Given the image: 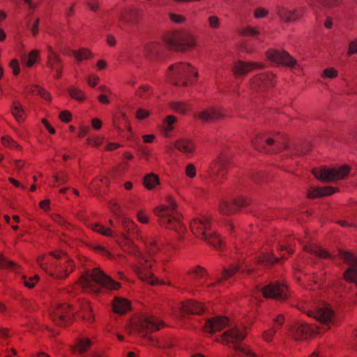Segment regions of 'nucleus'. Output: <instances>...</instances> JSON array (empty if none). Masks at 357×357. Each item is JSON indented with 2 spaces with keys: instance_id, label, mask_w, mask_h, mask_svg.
<instances>
[{
  "instance_id": "nucleus-13",
  "label": "nucleus",
  "mask_w": 357,
  "mask_h": 357,
  "mask_svg": "<svg viewBox=\"0 0 357 357\" xmlns=\"http://www.w3.org/2000/svg\"><path fill=\"white\" fill-rule=\"evenodd\" d=\"M252 90L263 92L274 86V75L271 73H261L254 77L250 83Z\"/></svg>"
},
{
  "instance_id": "nucleus-33",
  "label": "nucleus",
  "mask_w": 357,
  "mask_h": 357,
  "mask_svg": "<svg viewBox=\"0 0 357 357\" xmlns=\"http://www.w3.org/2000/svg\"><path fill=\"white\" fill-rule=\"evenodd\" d=\"M280 261L278 257L273 256L271 253H264L258 257L257 263L260 266L268 267Z\"/></svg>"
},
{
  "instance_id": "nucleus-64",
  "label": "nucleus",
  "mask_w": 357,
  "mask_h": 357,
  "mask_svg": "<svg viewBox=\"0 0 357 357\" xmlns=\"http://www.w3.org/2000/svg\"><path fill=\"white\" fill-rule=\"evenodd\" d=\"M59 118L64 122H69L71 120V114L68 111H63L60 113Z\"/></svg>"
},
{
  "instance_id": "nucleus-9",
  "label": "nucleus",
  "mask_w": 357,
  "mask_h": 357,
  "mask_svg": "<svg viewBox=\"0 0 357 357\" xmlns=\"http://www.w3.org/2000/svg\"><path fill=\"white\" fill-rule=\"evenodd\" d=\"M166 46L176 51H185L195 46V42L192 36L187 33H181L165 41Z\"/></svg>"
},
{
  "instance_id": "nucleus-7",
  "label": "nucleus",
  "mask_w": 357,
  "mask_h": 357,
  "mask_svg": "<svg viewBox=\"0 0 357 357\" xmlns=\"http://www.w3.org/2000/svg\"><path fill=\"white\" fill-rule=\"evenodd\" d=\"M349 170V167L345 165L339 168L314 169L312 174L317 178L322 181L331 182L344 178L348 175Z\"/></svg>"
},
{
  "instance_id": "nucleus-60",
  "label": "nucleus",
  "mask_w": 357,
  "mask_h": 357,
  "mask_svg": "<svg viewBox=\"0 0 357 357\" xmlns=\"http://www.w3.org/2000/svg\"><path fill=\"white\" fill-rule=\"evenodd\" d=\"M209 26L211 28L217 29L219 27V19L216 16H210L208 17Z\"/></svg>"
},
{
  "instance_id": "nucleus-18",
  "label": "nucleus",
  "mask_w": 357,
  "mask_h": 357,
  "mask_svg": "<svg viewBox=\"0 0 357 357\" xmlns=\"http://www.w3.org/2000/svg\"><path fill=\"white\" fill-rule=\"evenodd\" d=\"M317 330V328H313L303 323H296L291 328L292 333L296 340L306 339L313 335Z\"/></svg>"
},
{
  "instance_id": "nucleus-11",
  "label": "nucleus",
  "mask_w": 357,
  "mask_h": 357,
  "mask_svg": "<svg viewBox=\"0 0 357 357\" xmlns=\"http://www.w3.org/2000/svg\"><path fill=\"white\" fill-rule=\"evenodd\" d=\"M258 292L262 293L264 297L284 301L287 298L288 291L286 285L278 282H271L266 287L258 289Z\"/></svg>"
},
{
  "instance_id": "nucleus-32",
  "label": "nucleus",
  "mask_w": 357,
  "mask_h": 357,
  "mask_svg": "<svg viewBox=\"0 0 357 357\" xmlns=\"http://www.w3.org/2000/svg\"><path fill=\"white\" fill-rule=\"evenodd\" d=\"M336 190L332 187H325L324 188H312L307 194V196L311 198H317L322 196H328L333 194Z\"/></svg>"
},
{
  "instance_id": "nucleus-49",
  "label": "nucleus",
  "mask_w": 357,
  "mask_h": 357,
  "mask_svg": "<svg viewBox=\"0 0 357 357\" xmlns=\"http://www.w3.org/2000/svg\"><path fill=\"white\" fill-rule=\"evenodd\" d=\"M319 3L322 4L327 8H332L340 6L343 0H317Z\"/></svg>"
},
{
  "instance_id": "nucleus-36",
  "label": "nucleus",
  "mask_w": 357,
  "mask_h": 357,
  "mask_svg": "<svg viewBox=\"0 0 357 357\" xmlns=\"http://www.w3.org/2000/svg\"><path fill=\"white\" fill-rule=\"evenodd\" d=\"M150 342L156 347L159 349H167L173 347L174 342L169 337H164L162 340L149 337Z\"/></svg>"
},
{
  "instance_id": "nucleus-41",
  "label": "nucleus",
  "mask_w": 357,
  "mask_h": 357,
  "mask_svg": "<svg viewBox=\"0 0 357 357\" xmlns=\"http://www.w3.org/2000/svg\"><path fill=\"white\" fill-rule=\"evenodd\" d=\"M153 93V89L148 85H142L136 91V95L144 100L148 99Z\"/></svg>"
},
{
  "instance_id": "nucleus-17",
  "label": "nucleus",
  "mask_w": 357,
  "mask_h": 357,
  "mask_svg": "<svg viewBox=\"0 0 357 357\" xmlns=\"http://www.w3.org/2000/svg\"><path fill=\"white\" fill-rule=\"evenodd\" d=\"M248 202V199L244 197H238L231 202L223 201L220 205V210L223 214L231 215L234 213L238 208L247 205Z\"/></svg>"
},
{
  "instance_id": "nucleus-27",
  "label": "nucleus",
  "mask_w": 357,
  "mask_h": 357,
  "mask_svg": "<svg viewBox=\"0 0 357 357\" xmlns=\"http://www.w3.org/2000/svg\"><path fill=\"white\" fill-rule=\"evenodd\" d=\"M137 11L132 8H129L122 11L119 16V20L125 24H135L137 20Z\"/></svg>"
},
{
  "instance_id": "nucleus-53",
  "label": "nucleus",
  "mask_w": 357,
  "mask_h": 357,
  "mask_svg": "<svg viewBox=\"0 0 357 357\" xmlns=\"http://www.w3.org/2000/svg\"><path fill=\"white\" fill-rule=\"evenodd\" d=\"M37 56H38L37 51L32 50L29 53L28 57L26 59H25L24 62H25L26 66L31 67L33 65V63L36 62V59Z\"/></svg>"
},
{
  "instance_id": "nucleus-42",
  "label": "nucleus",
  "mask_w": 357,
  "mask_h": 357,
  "mask_svg": "<svg viewBox=\"0 0 357 357\" xmlns=\"http://www.w3.org/2000/svg\"><path fill=\"white\" fill-rule=\"evenodd\" d=\"M0 267L12 271H17L19 266L12 261H9L2 255H0Z\"/></svg>"
},
{
  "instance_id": "nucleus-29",
  "label": "nucleus",
  "mask_w": 357,
  "mask_h": 357,
  "mask_svg": "<svg viewBox=\"0 0 357 357\" xmlns=\"http://www.w3.org/2000/svg\"><path fill=\"white\" fill-rule=\"evenodd\" d=\"M145 243L146 245V249L150 255H153L160 251L164 245V242L158 237L154 236L148 237Z\"/></svg>"
},
{
  "instance_id": "nucleus-47",
  "label": "nucleus",
  "mask_w": 357,
  "mask_h": 357,
  "mask_svg": "<svg viewBox=\"0 0 357 357\" xmlns=\"http://www.w3.org/2000/svg\"><path fill=\"white\" fill-rule=\"evenodd\" d=\"M81 310L83 312L82 317L84 319H87L89 321L93 320V318L91 314V307L89 303H83L81 305Z\"/></svg>"
},
{
  "instance_id": "nucleus-26",
  "label": "nucleus",
  "mask_w": 357,
  "mask_h": 357,
  "mask_svg": "<svg viewBox=\"0 0 357 357\" xmlns=\"http://www.w3.org/2000/svg\"><path fill=\"white\" fill-rule=\"evenodd\" d=\"M273 320L275 325L272 328L265 331L263 333V338L266 342H271L273 340L278 328L282 326L284 317L283 314H279L273 318Z\"/></svg>"
},
{
  "instance_id": "nucleus-45",
  "label": "nucleus",
  "mask_w": 357,
  "mask_h": 357,
  "mask_svg": "<svg viewBox=\"0 0 357 357\" xmlns=\"http://www.w3.org/2000/svg\"><path fill=\"white\" fill-rule=\"evenodd\" d=\"M11 112L18 121L23 119L24 110L20 103L14 102L11 107Z\"/></svg>"
},
{
  "instance_id": "nucleus-16",
  "label": "nucleus",
  "mask_w": 357,
  "mask_h": 357,
  "mask_svg": "<svg viewBox=\"0 0 357 357\" xmlns=\"http://www.w3.org/2000/svg\"><path fill=\"white\" fill-rule=\"evenodd\" d=\"M48 51L47 54V67L52 70L56 73L54 77L59 79L61 77L62 72L61 59L54 52L52 47L47 45Z\"/></svg>"
},
{
  "instance_id": "nucleus-14",
  "label": "nucleus",
  "mask_w": 357,
  "mask_h": 357,
  "mask_svg": "<svg viewBox=\"0 0 357 357\" xmlns=\"http://www.w3.org/2000/svg\"><path fill=\"white\" fill-rule=\"evenodd\" d=\"M301 310L303 312H306L309 317H312L320 321L324 326L328 325L333 321V312L329 306L326 304H322L317 307L316 311H305L304 308H301Z\"/></svg>"
},
{
  "instance_id": "nucleus-2",
  "label": "nucleus",
  "mask_w": 357,
  "mask_h": 357,
  "mask_svg": "<svg viewBox=\"0 0 357 357\" xmlns=\"http://www.w3.org/2000/svg\"><path fill=\"white\" fill-rule=\"evenodd\" d=\"M38 264L42 269L56 279L66 278L73 270V263L64 253L54 252L51 256L40 257Z\"/></svg>"
},
{
  "instance_id": "nucleus-57",
  "label": "nucleus",
  "mask_w": 357,
  "mask_h": 357,
  "mask_svg": "<svg viewBox=\"0 0 357 357\" xmlns=\"http://www.w3.org/2000/svg\"><path fill=\"white\" fill-rule=\"evenodd\" d=\"M268 11L264 8H258L254 12V16L255 18H262L268 15Z\"/></svg>"
},
{
  "instance_id": "nucleus-20",
  "label": "nucleus",
  "mask_w": 357,
  "mask_h": 357,
  "mask_svg": "<svg viewBox=\"0 0 357 357\" xmlns=\"http://www.w3.org/2000/svg\"><path fill=\"white\" fill-rule=\"evenodd\" d=\"M274 144V140L271 138L266 137L264 135L259 134L256 138L252 140V145L259 151H266L274 153L275 149H269Z\"/></svg>"
},
{
  "instance_id": "nucleus-19",
  "label": "nucleus",
  "mask_w": 357,
  "mask_h": 357,
  "mask_svg": "<svg viewBox=\"0 0 357 357\" xmlns=\"http://www.w3.org/2000/svg\"><path fill=\"white\" fill-rule=\"evenodd\" d=\"M274 11L280 20L286 23L294 22L299 18V14L296 10H290L283 5H277Z\"/></svg>"
},
{
  "instance_id": "nucleus-43",
  "label": "nucleus",
  "mask_w": 357,
  "mask_h": 357,
  "mask_svg": "<svg viewBox=\"0 0 357 357\" xmlns=\"http://www.w3.org/2000/svg\"><path fill=\"white\" fill-rule=\"evenodd\" d=\"M121 224L123 229L128 232H132L133 234H136V225L135 223L126 217H122L121 218Z\"/></svg>"
},
{
  "instance_id": "nucleus-6",
  "label": "nucleus",
  "mask_w": 357,
  "mask_h": 357,
  "mask_svg": "<svg viewBox=\"0 0 357 357\" xmlns=\"http://www.w3.org/2000/svg\"><path fill=\"white\" fill-rule=\"evenodd\" d=\"M190 228L195 235L206 241L213 247L218 248L220 246L221 239L213 231L210 230L211 223L209 218L204 216L202 218L194 219L191 222Z\"/></svg>"
},
{
  "instance_id": "nucleus-55",
  "label": "nucleus",
  "mask_w": 357,
  "mask_h": 357,
  "mask_svg": "<svg viewBox=\"0 0 357 357\" xmlns=\"http://www.w3.org/2000/svg\"><path fill=\"white\" fill-rule=\"evenodd\" d=\"M2 143L4 146H9L10 148H16L18 146L17 142L8 136L2 137Z\"/></svg>"
},
{
  "instance_id": "nucleus-23",
  "label": "nucleus",
  "mask_w": 357,
  "mask_h": 357,
  "mask_svg": "<svg viewBox=\"0 0 357 357\" xmlns=\"http://www.w3.org/2000/svg\"><path fill=\"white\" fill-rule=\"evenodd\" d=\"M241 271L242 273H251L252 268L248 265H245V267L239 266L238 265H232L229 268H224L222 273V277L218 278L216 281L217 283H220L223 280H226L232 277L236 272Z\"/></svg>"
},
{
  "instance_id": "nucleus-4",
  "label": "nucleus",
  "mask_w": 357,
  "mask_h": 357,
  "mask_svg": "<svg viewBox=\"0 0 357 357\" xmlns=\"http://www.w3.org/2000/svg\"><path fill=\"white\" fill-rule=\"evenodd\" d=\"M246 336L245 328L234 326L229 328L222 335V340L227 344H232L235 354L229 357H255V354L241 342Z\"/></svg>"
},
{
  "instance_id": "nucleus-35",
  "label": "nucleus",
  "mask_w": 357,
  "mask_h": 357,
  "mask_svg": "<svg viewBox=\"0 0 357 357\" xmlns=\"http://www.w3.org/2000/svg\"><path fill=\"white\" fill-rule=\"evenodd\" d=\"M304 249L306 252L312 254L319 258H331V255L322 250L320 247L315 245H305Z\"/></svg>"
},
{
  "instance_id": "nucleus-56",
  "label": "nucleus",
  "mask_w": 357,
  "mask_h": 357,
  "mask_svg": "<svg viewBox=\"0 0 357 357\" xmlns=\"http://www.w3.org/2000/svg\"><path fill=\"white\" fill-rule=\"evenodd\" d=\"M38 280V276L27 278L24 277V284L28 288H33L35 286L36 282Z\"/></svg>"
},
{
  "instance_id": "nucleus-40",
  "label": "nucleus",
  "mask_w": 357,
  "mask_h": 357,
  "mask_svg": "<svg viewBox=\"0 0 357 357\" xmlns=\"http://www.w3.org/2000/svg\"><path fill=\"white\" fill-rule=\"evenodd\" d=\"M27 93H36L40 95L43 99L50 100V95L44 89L40 88L38 86H31L26 89Z\"/></svg>"
},
{
  "instance_id": "nucleus-8",
  "label": "nucleus",
  "mask_w": 357,
  "mask_h": 357,
  "mask_svg": "<svg viewBox=\"0 0 357 357\" xmlns=\"http://www.w3.org/2000/svg\"><path fill=\"white\" fill-rule=\"evenodd\" d=\"M161 326H163V323L157 317L143 315L137 322L133 323L131 327L139 333L146 335L149 333L159 330Z\"/></svg>"
},
{
  "instance_id": "nucleus-31",
  "label": "nucleus",
  "mask_w": 357,
  "mask_h": 357,
  "mask_svg": "<svg viewBox=\"0 0 357 357\" xmlns=\"http://www.w3.org/2000/svg\"><path fill=\"white\" fill-rule=\"evenodd\" d=\"M174 146L176 149L184 153H190L195 150L194 143L188 139L183 138L178 139L175 142Z\"/></svg>"
},
{
  "instance_id": "nucleus-3",
  "label": "nucleus",
  "mask_w": 357,
  "mask_h": 357,
  "mask_svg": "<svg viewBox=\"0 0 357 357\" xmlns=\"http://www.w3.org/2000/svg\"><path fill=\"white\" fill-rule=\"evenodd\" d=\"M176 207L175 202L169 197L167 199V204L157 206L154 209V213L158 218V223L161 226L181 233L185 229L181 221V215Z\"/></svg>"
},
{
  "instance_id": "nucleus-61",
  "label": "nucleus",
  "mask_w": 357,
  "mask_h": 357,
  "mask_svg": "<svg viewBox=\"0 0 357 357\" xmlns=\"http://www.w3.org/2000/svg\"><path fill=\"white\" fill-rule=\"evenodd\" d=\"M87 6L93 12H96L99 8V2L98 0H89Z\"/></svg>"
},
{
  "instance_id": "nucleus-38",
  "label": "nucleus",
  "mask_w": 357,
  "mask_h": 357,
  "mask_svg": "<svg viewBox=\"0 0 357 357\" xmlns=\"http://www.w3.org/2000/svg\"><path fill=\"white\" fill-rule=\"evenodd\" d=\"M161 46L160 44L154 42H150L145 45L144 52L146 56H155L158 54Z\"/></svg>"
},
{
  "instance_id": "nucleus-28",
  "label": "nucleus",
  "mask_w": 357,
  "mask_h": 357,
  "mask_svg": "<svg viewBox=\"0 0 357 357\" xmlns=\"http://www.w3.org/2000/svg\"><path fill=\"white\" fill-rule=\"evenodd\" d=\"M227 165V159L224 157H220L210 167L209 174L211 177L222 175V172H223Z\"/></svg>"
},
{
  "instance_id": "nucleus-15",
  "label": "nucleus",
  "mask_w": 357,
  "mask_h": 357,
  "mask_svg": "<svg viewBox=\"0 0 357 357\" xmlns=\"http://www.w3.org/2000/svg\"><path fill=\"white\" fill-rule=\"evenodd\" d=\"M267 57L278 63L289 67H293L296 64V61L294 59L288 52L279 50H269L267 52Z\"/></svg>"
},
{
  "instance_id": "nucleus-51",
  "label": "nucleus",
  "mask_w": 357,
  "mask_h": 357,
  "mask_svg": "<svg viewBox=\"0 0 357 357\" xmlns=\"http://www.w3.org/2000/svg\"><path fill=\"white\" fill-rule=\"evenodd\" d=\"M176 121V118L172 115H169L164 121L165 131L168 132L172 130V125Z\"/></svg>"
},
{
  "instance_id": "nucleus-25",
  "label": "nucleus",
  "mask_w": 357,
  "mask_h": 357,
  "mask_svg": "<svg viewBox=\"0 0 357 357\" xmlns=\"http://www.w3.org/2000/svg\"><path fill=\"white\" fill-rule=\"evenodd\" d=\"M263 66L259 63H246L238 61L234 65V72L238 75H245L255 68H261Z\"/></svg>"
},
{
  "instance_id": "nucleus-37",
  "label": "nucleus",
  "mask_w": 357,
  "mask_h": 357,
  "mask_svg": "<svg viewBox=\"0 0 357 357\" xmlns=\"http://www.w3.org/2000/svg\"><path fill=\"white\" fill-rule=\"evenodd\" d=\"M91 345V342L89 338H81L77 340L73 350L75 352L82 354L90 348Z\"/></svg>"
},
{
  "instance_id": "nucleus-30",
  "label": "nucleus",
  "mask_w": 357,
  "mask_h": 357,
  "mask_svg": "<svg viewBox=\"0 0 357 357\" xmlns=\"http://www.w3.org/2000/svg\"><path fill=\"white\" fill-rule=\"evenodd\" d=\"M112 307L114 312L124 314L130 308V302L125 298L115 297Z\"/></svg>"
},
{
  "instance_id": "nucleus-52",
  "label": "nucleus",
  "mask_w": 357,
  "mask_h": 357,
  "mask_svg": "<svg viewBox=\"0 0 357 357\" xmlns=\"http://www.w3.org/2000/svg\"><path fill=\"white\" fill-rule=\"evenodd\" d=\"M140 278L142 279V280L151 284V285H155V284H158V280L155 278L153 274H149V273H144V274H141L140 275Z\"/></svg>"
},
{
  "instance_id": "nucleus-48",
  "label": "nucleus",
  "mask_w": 357,
  "mask_h": 357,
  "mask_svg": "<svg viewBox=\"0 0 357 357\" xmlns=\"http://www.w3.org/2000/svg\"><path fill=\"white\" fill-rule=\"evenodd\" d=\"M68 93H69V95L70 96V97L75 100H77L79 101H82L84 100L85 96H84V93L77 88H74V87L70 88L68 90Z\"/></svg>"
},
{
  "instance_id": "nucleus-1",
  "label": "nucleus",
  "mask_w": 357,
  "mask_h": 357,
  "mask_svg": "<svg viewBox=\"0 0 357 357\" xmlns=\"http://www.w3.org/2000/svg\"><path fill=\"white\" fill-rule=\"evenodd\" d=\"M79 284L86 292L98 294L102 288L116 290L121 284L114 280L98 268L87 270L81 277Z\"/></svg>"
},
{
  "instance_id": "nucleus-10",
  "label": "nucleus",
  "mask_w": 357,
  "mask_h": 357,
  "mask_svg": "<svg viewBox=\"0 0 357 357\" xmlns=\"http://www.w3.org/2000/svg\"><path fill=\"white\" fill-rule=\"evenodd\" d=\"M338 255L341 259L349 265L344 273V279L357 285V257L352 253L343 250H340Z\"/></svg>"
},
{
  "instance_id": "nucleus-50",
  "label": "nucleus",
  "mask_w": 357,
  "mask_h": 357,
  "mask_svg": "<svg viewBox=\"0 0 357 357\" xmlns=\"http://www.w3.org/2000/svg\"><path fill=\"white\" fill-rule=\"evenodd\" d=\"M171 107L178 113L185 114L188 109V106L181 102H173L171 104Z\"/></svg>"
},
{
  "instance_id": "nucleus-22",
  "label": "nucleus",
  "mask_w": 357,
  "mask_h": 357,
  "mask_svg": "<svg viewBox=\"0 0 357 357\" xmlns=\"http://www.w3.org/2000/svg\"><path fill=\"white\" fill-rule=\"evenodd\" d=\"M224 116V114L214 107L204 109L194 114V117L200 119L203 122L208 123Z\"/></svg>"
},
{
  "instance_id": "nucleus-62",
  "label": "nucleus",
  "mask_w": 357,
  "mask_h": 357,
  "mask_svg": "<svg viewBox=\"0 0 357 357\" xmlns=\"http://www.w3.org/2000/svg\"><path fill=\"white\" fill-rule=\"evenodd\" d=\"M52 219L55 222H57L61 225L66 227L68 225V223L61 216H60L58 214H54L52 215Z\"/></svg>"
},
{
  "instance_id": "nucleus-54",
  "label": "nucleus",
  "mask_w": 357,
  "mask_h": 357,
  "mask_svg": "<svg viewBox=\"0 0 357 357\" xmlns=\"http://www.w3.org/2000/svg\"><path fill=\"white\" fill-rule=\"evenodd\" d=\"M337 71L335 68H328L324 70L322 77L333 79L337 77Z\"/></svg>"
},
{
  "instance_id": "nucleus-21",
  "label": "nucleus",
  "mask_w": 357,
  "mask_h": 357,
  "mask_svg": "<svg viewBox=\"0 0 357 357\" xmlns=\"http://www.w3.org/2000/svg\"><path fill=\"white\" fill-rule=\"evenodd\" d=\"M228 323L229 321L226 317H218L206 320L204 328L206 332L213 333L224 328Z\"/></svg>"
},
{
  "instance_id": "nucleus-5",
  "label": "nucleus",
  "mask_w": 357,
  "mask_h": 357,
  "mask_svg": "<svg viewBox=\"0 0 357 357\" xmlns=\"http://www.w3.org/2000/svg\"><path fill=\"white\" fill-rule=\"evenodd\" d=\"M167 75L173 84L179 85L181 84L185 86L188 82H192V77L195 78L198 77V73L195 70L190 64L180 62L169 66Z\"/></svg>"
},
{
  "instance_id": "nucleus-12",
  "label": "nucleus",
  "mask_w": 357,
  "mask_h": 357,
  "mask_svg": "<svg viewBox=\"0 0 357 357\" xmlns=\"http://www.w3.org/2000/svg\"><path fill=\"white\" fill-rule=\"evenodd\" d=\"M74 314V310L71 309L70 305L61 304L57 305L50 313L52 321L57 326H64L70 323L72 317Z\"/></svg>"
},
{
  "instance_id": "nucleus-24",
  "label": "nucleus",
  "mask_w": 357,
  "mask_h": 357,
  "mask_svg": "<svg viewBox=\"0 0 357 357\" xmlns=\"http://www.w3.org/2000/svg\"><path fill=\"white\" fill-rule=\"evenodd\" d=\"M181 310L183 314H199L204 311V307L195 301H187L181 304Z\"/></svg>"
},
{
  "instance_id": "nucleus-44",
  "label": "nucleus",
  "mask_w": 357,
  "mask_h": 357,
  "mask_svg": "<svg viewBox=\"0 0 357 357\" xmlns=\"http://www.w3.org/2000/svg\"><path fill=\"white\" fill-rule=\"evenodd\" d=\"M92 229L96 232L105 236H114V232L112 231L110 229H106L100 224H94L92 225Z\"/></svg>"
},
{
  "instance_id": "nucleus-34",
  "label": "nucleus",
  "mask_w": 357,
  "mask_h": 357,
  "mask_svg": "<svg viewBox=\"0 0 357 357\" xmlns=\"http://www.w3.org/2000/svg\"><path fill=\"white\" fill-rule=\"evenodd\" d=\"M191 274L194 276V282L195 286L202 285L204 281L206 280L208 277L206 271L200 266H197L196 268H195L191 272Z\"/></svg>"
},
{
  "instance_id": "nucleus-46",
  "label": "nucleus",
  "mask_w": 357,
  "mask_h": 357,
  "mask_svg": "<svg viewBox=\"0 0 357 357\" xmlns=\"http://www.w3.org/2000/svg\"><path fill=\"white\" fill-rule=\"evenodd\" d=\"M73 54L78 61L89 58L91 54L90 51L86 49H82L79 51L73 50Z\"/></svg>"
},
{
  "instance_id": "nucleus-39",
  "label": "nucleus",
  "mask_w": 357,
  "mask_h": 357,
  "mask_svg": "<svg viewBox=\"0 0 357 357\" xmlns=\"http://www.w3.org/2000/svg\"><path fill=\"white\" fill-rule=\"evenodd\" d=\"M144 184L147 189L151 190L159 184V178L158 176L154 174H147L144 177Z\"/></svg>"
},
{
  "instance_id": "nucleus-58",
  "label": "nucleus",
  "mask_w": 357,
  "mask_h": 357,
  "mask_svg": "<svg viewBox=\"0 0 357 357\" xmlns=\"http://www.w3.org/2000/svg\"><path fill=\"white\" fill-rule=\"evenodd\" d=\"M169 18L172 22L176 24H181L185 21V18L183 16L174 13H171Z\"/></svg>"
},
{
  "instance_id": "nucleus-63",
  "label": "nucleus",
  "mask_w": 357,
  "mask_h": 357,
  "mask_svg": "<svg viewBox=\"0 0 357 357\" xmlns=\"http://www.w3.org/2000/svg\"><path fill=\"white\" fill-rule=\"evenodd\" d=\"M348 54L357 53V39L351 41L349 45Z\"/></svg>"
},
{
  "instance_id": "nucleus-59",
  "label": "nucleus",
  "mask_w": 357,
  "mask_h": 357,
  "mask_svg": "<svg viewBox=\"0 0 357 357\" xmlns=\"http://www.w3.org/2000/svg\"><path fill=\"white\" fill-rule=\"evenodd\" d=\"M185 174L190 178H193L196 176L195 167L192 164H188L185 167Z\"/></svg>"
}]
</instances>
